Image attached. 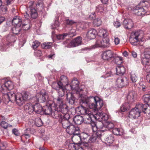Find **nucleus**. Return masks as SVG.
Segmentation results:
<instances>
[{
	"mask_svg": "<svg viewBox=\"0 0 150 150\" xmlns=\"http://www.w3.org/2000/svg\"><path fill=\"white\" fill-rule=\"evenodd\" d=\"M80 103V108H84L87 110H89L87 108L88 107L95 111L100 109L102 112H107L106 105L103 103V100L98 96H90L87 98H82Z\"/></svg>",
	"mask_w": 150,
	"mask_h": 150,
	"instance_id": "f257e3e1",
	"label": "nucleus"
},
{
	"mask_svg": "<svg viewBox=\"0 0 150 150\" xmlns=\"http://www.w3.org/2000/svg\"><path fill=\"white\" fill-rule=\"evenodd\" d=\"M80 108V112L81 114L83 115V122L86 124L92 123V129L94 132L97 131L98 127V124H96L94 123H92V118L95 117L94 116L90 110H87L84 108Z\"/></svg>",
	"mask_w": 150,
	"mask_h": 150,
	"instance_id": "f03ea898",
	"label": "nucleus"
},
{
	"mask_svg": "<svg viewBox=\"0 0 150 150\" xmlns=\"http://www.w3.org/2000/svg\"><path fill=\"white\" fill-rule=\"evenodd\" d=\"M145 40L144 34L142 30L133 32L131 33L129 38L130 43L134 45H139L141 42L144 41Z\"/></svg>",
	"mask_w": 150,
	"mask_h": 150,
	"instance_id": "7ed1b4c3",
	"label": "nucleus"
},
{
	"mask_svg": "<svg viewBox=\"0 0 150 150\" xmlns=\"http://www.w3.org/2000/svg\"><path fill=\"white\" fill-rule=\"evenodd\" d=\"M108 35V33L106 29H101L98 31V36L103 38L102 42L103 48H108L110 46L109 39L107 38Z\"/></svg>",
	"mask_w": 150,
	"mask_h": 150,
	"instance_id": "20e7f679",
	"label": "nucleus"
},
{
	"mask_svg": "<svg viewBox=\"0 0 150 150\" xmlns=\"http://www.w3.org/2000/svg\"><path fill=\"white\" fill-rule=\"evenodd\" d=\"M52 87L57 91L59 96L62 97L64 95L66 91V89L61 82L53 83Z\"/></svg>",
	"mask_w": 150,
	"mask_h": 150,
	"instance_id": "39448f33",
	"label": "nucleus"
},
{
	"mask_svg": "<svg viewBox=\"0 0 150 150\" xmlns=\"http://www.w3.org/2000/svg\"><path fill=\"white\" fill-rule=\"evenodd\" d=\"M36 97L37 101L41 103L46 102V103L49 101H52L49 100L48 94L44 91L37 93Z\"/></svg>",
	"mask_w": 150,
	"mask_h": 150,
	"instance_id": "423d86ee",
	"label": "nucleus"
},
{
	"mask_svg": "<svg viewBox=\"0 0 150 150\" xmlns=\"http://www.w3.org/2000/svg\"><path fill=\"white\" fill-rule=\"evenodd\" d=\"M14 85L12 81L8 80L5 83L1 85L0 91L3 94H5V92H7L8 90H10L13 88Z\"/></svg>",
	"mask_w": 150,
	"mask_h": 150,
	"instance_id": "0eeeda50",
	"label": "nucleus"
},
{
	"mask_svg": "<svg viewBox=\"0 0 150 150\" xmlns=\"http://www.w3.org/2000/svg\"><path fill=\"white\" fill-rule=\"evenodd\" d=\"M54 106H56L55 103L52 101H49L48 102L46 103V105L43 108V109H42V111L46 115H51L52 112L53 108H54V109H56Z\"/></svg>",
	"mask_w": 150,
	"mask_h": 150,
	"instance_id": "6e6552de",
	"label": "nucleus"
},
{
	"mask_svg": "<svg viewBox=\"0 0 150 150\" xmlns=\"http://www.w3.org/2000/svg\"><path fill=\"white\" fill-rule=\"evenodd\" d=\"M100 123L103 126L101 127L98 126V128L99 129H101L100 130L102 131L103 134L104 131L113 129L114 127V125L112 122L106 121L104 123L102 122Z\"/></svg>",
	"mask_w": 150,
	"mask_h": 150,
	"instance_id": "1a4fd4ad",
	"label": "nucleus"
},
{
	"mask_svg": "<svg viewBox=\"0 0 150 150\" xmlns=\"http://www.w3.org/2000/svg\"><path fill=\"white\" fill-rule=\"evenodd\" d=\"M129 80L126 77H120L117 79L116 81V84L120 88L126 86L129 84Z\"/></svg>",
	"mask_w": 150,
	"mask_h": 150,
	"instance_id": "9d476101",
	"label": "nucleus"
},
{
	"mask_svg": "<svg viewBox=\"0 0 150 150\" xmlns=\"http://www.w3.org/2000/svg\"><path fill=\"white\" fill-rule=\"evenodd\" d=\"M35 7V5H34L33 2L30 1L29 3L28 4V8L30 10V13L31 18L33 19H35L38 16V13Z\"/></svg>",
	"mask_w": 150,
	"mask_h": 150,
	"instance_id": "9b49d317",
	"label": "nucleus"
},
{
	"mask_svg": "<svg viewBox=\"0 0 150 150\" xmlns=\"http://www.w3.org/2000/svg\"><path fill=\"white\" fill-rule=\"evenodd\" d=\"M67 132L69 134L77 135L79 133L80 129L77 126L71 124L66 129Z\"/></svg>",
	"mask_w": 150,
	"mask_h": 150,
	"instance_id": "f8f14e48",
	"label": "nucleus"
},
{
	"mask_svg": "<svg viewBox=\"0 0 150 150\" xmlns=\"http://www.w3.org/2000/svg\"><path fill=\"white\" fill-rule=\"evenodd\" d=\"M115 54L110 50H108L103 52L101 54V57L105 60H109L111 59L115 58Z\"/></svg>",
	"mask_w": 150,
	"mask_h": 150,
	"instance_id": "ddd939ff",
	"label": "nucleus"
},
{
	"mask_svg": "<svg viewBox=\"0 0 150 150\" xmlns=\"http://www.w3.org/2000/svg\"><path fill=\"white\" fill-rule=\"evenodd\" d=\"M140 111L137 107L132 109L129 112V117L132 119H136L140 115Z\"/></svg>",
	"mask_w": 150,
	"mask_h": 150,
	"instance_id": "4468645a",
	"label": "nucleus"
},
{
	"mask_svg": "<svg viewBox=\"0 0 150 150\" xmlns=\"http://www.w3.org/2000/svg\"><path fill=\"white\" fill-rule=\"evenodd\" d=\"M82 38L80 37H78L72 40L67 45L68 47H76L81 44Z\"/></svg>",
	"mask_w": 150,
	"mask_h": 150,
	"instance_id": "2eb2a0df",
	"label": "nucleus"
},
{
	"mask_svg": "<svg viewBox=\"0 0 150 150\" xmlns=\"http://www.w3.org/2000/svg\"><path fill=\"white\" fill-rule=\"evenodd\" d=\"M98 34L97 30L94 28L89 29L87 32L86 36V38L89 40L94 39L96 35Z\"/></svg>",
	"mask_w": 150,
	"mask_h": 150,
	"instance_id": "dca6fc26",
	"label": "nucleus"
},
{
	"mask_svg": "<svg viewBox=\"0 0 150 150\" xmlns=\"http://www.w3.org/2000/svg\"><path fill=\"white\" fill-rule=\"evenodd\" d=\"M95 118L99 121H106L108 120V115L105 113L98 112L95 115Z\"/></svg>",
	"mask_w": 150,
	"mask_h": 150,
	"instance_id": "f3484780",
	"label": "nucleus"
},
{
	"mask_svg": "<svg viewBox=\"0 0 150 150\" xmlns=\"http://www.w3.org/2000/svg\"><path fill=\"white\" fill-rule=\"evenodd\" d=\"M103 135V132L102 131L98 130L96 133L93 134L88 140L89 142H96L97 139L100 138Z\"/></svg>",
	"mask_w": 150,
	"mask_h": 150,
	"instance_id": "a211bd4d",
	"label": "nucleus"
},
{
	"mask_svg": "<svg viewBox=\"0 0 150 150\" xmlns=\"http://www.w3.org/2000/svg\"><path fill=\"white\" fill-rule=\"evenodd\" d=\"M134 24L132 20L130 19H125L122 23L124 28L127 30H130L132 29L134 26Z\"/></svg>",
	"mask_w": 150,
	"mask_h": 150,
	"instance_id": "6ab92c4d",
	"label": "nucleus"
},
{
	"mask_svg": "<svg viewBox=\"0 0 150 150\" xmlns=\"http://www.w3.org/2000/svg\"><path fill=\"white\" fill-rule=\"evenodd\" d=\"M148 10L145 9L143 7L137 6L136 8L135 13L138 16H143L144 15Z\"/></svg>",
	"mask_w": 150,
	"mask_h": 150,
	"instance_id": "aec40b11",
	"label": "nucleus"
},
{
	"mask_svg": "<svg viewBox=\"0 0 150 150\" xmlns=\"http://www.w3.org/2000/svg\"><path fill=\"white\" fill-rule=\"evenodd\" d=\"M79 82L78 81L76 80V79H74L73 80L71 81V85L69 86L70 87V89L72 90H75L77 92H79L80 91L81 89L79 91Z\"/></svg>",
	"mask_w": 150,
	"mask_h": 150,
	"instance_id": "412c9836",
	"label": "nucleus"
},
{
	"mask_svg": "<svg viewBox=\"0 0 150 150\" xmlns=\"http://www.w3.org/2000/svg\"><path fill=\"white\" fill-rule=\"evenodd\" d=\"M5 97L7 98L8 99L7 101H13L15 100L16 93H15L13 91L9 92H6L5 94H3Z\"/></svg>",
	"mask_w": 150,
	"mask_h": 150,
	"instance_id": "4be33fe9",
	"label": "nucleus"
},
{
	"mask_svg": "<svg viewBox=\"0 0 150 150\" xmlns=\"http://www.w3.org/2000/svg\"><path fill=\"white\" fill-rule=\"evenodd\" d=\"M136 94L134 91H129L127 96V101L129 103H132L133 102L135 98Z\"/></svg>",
	"mask_w": 150,
	"mask_h": 150,
	"instance_id": "5701e85b",
	"label": "nucleus"
},
{
	"mask_svg": "<svg viewBox=\"0 0 150 150\" xmlns=\"http://www.w3.org/2000/svg\"><path fill=\"white\" fill-rule=\"evenodd\" d=\"M16 104L18 106H21L23 105L25 103L24 100L23 99V97L21 96V94L19 93H16L15 100H14Z\"/></svg>",
	"mask_w": 150,
	"mask_h": 150,
	"instance_id": "b1692460",
	"label": "nucleus"
},
{
	"mask_svg": "<svg viewBox=\"0 0 150 150\" xmlns=\"http://www.w3.org/2000/svg\"><path fill=\"white\" fill-rule=\"evenodd\" d=\"M24 109L26 112L30 114L34 111L33 106L31 103H28L24 106Z\"/></svg>",
	"mask_w": 150,
	"mask_h": 150,
	"instance_id": "393cba45",
	"label": "nucleus"
},
{
	"mask_svg": "<svg viewBox=\"0 0 150 150\" xmlns=\"http://www.w3.org/2000/svg\"><path fill=\"white\" fill-rule=\"evenodd\" d=\"M116 74L120 75H123L125 71V67L120 65H118L116 68Z\"/></svg>",
	"mask_w": 150,
	"mask_h": 150,
	"instance_id": "a878e982",
	"label": "nucleus"
},
{
	"mask_svg": "<svg viewBox=\"0 0 150 150\" xmlns=\"http://www.w3.org/2000/svg\"><path fill=\"white\" fill-rule=\"evenodd\" d=\"M73 121L77 125H79L84 122L83 117L80 115H77L74 117Z\"/></svg>",
	"mask_w": 150,
	"mask_h": 150,
	"instance_id": "bb28decb",
	"label": "nucleus"
},
{
	"mask_svg": "<svg viewBox=\"0 0 150 150\" xmlns=\"http://www.w3.org/2000/svg\"><path fill=\"white\" fill-rule=\"evenodd\" d=\"M12 24L15 26H21L22 24L21 19L19 18V16H15L12 20Z\"/></svg>",
	"mask_w": 150,
	"mask_h": 150,
	"instance_id": "cd10ccee",
	"label": "nucleus"
},
{
	"mask_svg": "<svg viewBox=\"0 0 150 150\" xmlns=\"http://www.w3.org/2000/svg\"><path fill=\"white\" fill-rule=\"evenodd\" d=\"M43 109L39 103H36L33 106L34 111L36 113L40 114Z\"/></svg>",
	"mask_w": 150,
	"mask_h": 150,
	"instance_id": "c85d7f7f",
	"label": "nucleus"
},
{
	"mask_svg": "<svg viewBox=\"0 0 150 150\" xmlns=\"http://www.w3.org/2000/svg\"><path fill=\"white\" fill-rule=\"evenodd\" d=\"M59 107V111L63 114H66L68 112V107L65 103L60 105Z\"/></svg>",
	"mask_w": 150,
	"mask_h": 150,
	"instance_id": "c756f323",
	"label": "nucleus"
},
{
	"mask_svg": "<svg viewBox=\"0 0 150 150\" xmlns=\"http://www.w3.org/2000/svg\"><path fill=\"white\" fill-rule=\"evenodd\" d=\"M150 57H146L144 56L141 59V62L144 65H150V60L149 59Z\"/></svg>",
	"mask_w": 150,
	"mask_h": 150,
	"instance_id": "7c9ffc66",
	"label": "nucleus"
},
{
	"mask_svg": "<svg viewBox=\"0 0 150 150\" xmlns=\"http://www.w3.org/2000/svg\"><path fill=\"white\" fill-rule=\"evenodd\" d=\"M138 6H142L143 8H144L145 9L148 10L150 6V4L149 3L146 1H141L139 5Z\"/></svg>",
	"mask_w": 150,
	"mask_h": 150,
	"instance_id": "2f4dec72",
	"label": "nucleus"
},
{
	"mask_svg": "<svg viewBox=\"0 0 150 150\" xmlns=\"http://www.w3.org/2000/svg\"><path fill=\"white\" fill-rule=\"evenodd\" d=\"M21 30V26L17 25V26L14 25V26L12 28L11 30L13 34L17 35L19 33Z\"/></svg>",
	"mask_w": 150,
	"mask_h": 150,
	"instance_id": "473e14b6",
	"label": "nucleus"
},
{
	"mask_svg": "<svg viewBox=\"0 0 150 150\" xmlns=\"http://www.w3.org/2000/svg\"><path fill=\"white\" fill-rule=\"evenodd\" d=\"M16 38L15 36L12 35H9L7 38V41L9 43H7V45H8L10 43L14 42L16 40Z\"/></svg>",
	"mask_w": 150,
	"mask_h": 150,
	"instance_id": "72a5a7b5",
	"label": "nucleus"
},
{
	"mask_svg": "<svg viewBox=\"0 0 150 150\" xmlns=\"http://www.w3.org/2000/svg\"><path fill=\"white\" fill-rule=\"evenodd\" d=\"M130 79L132 81V83L135 85V83L138 79V77L133 72H131L130 74Z\"/></svg>",
	"mask_w": 150,
	"mask_h": 150,
	"instance_id": "f704fd0d",
	"label": "nucleus"
},
{
	"mask_svg": "<svg viewBox=\"0 0 150 150\" xmlns=\"http://www.w3.org/2000/svg\"><path fill=\"white\" fill-rule=\"evenodd\" d=\"M102 41L101 39H97L95 44L92 46V48L94 49L98 47H102Z\"/></svg>",
	"mask_w": 150,
	"mask_h": 150,
	"instance_id": "c9c22d12",
	"label": "nucleus"
},
{
	"mask_svg": "<svg viewBox=\"0 0 150 150\" xmlns=\"http://www.w3.org/2000/svg\"><path fill=\"white\" fill-rule=\"evenodd\" d=\"M54 100L56 103V104L55 103V104L56 105L55 107V106H54L55 108H56L57 107V105H58L59 107V105H62L63 104L65 103H64L63 99L61 97H58L57 98L55 99Z\"/></svg>",
	"mask_w": 150,
	"mask_h": 150,
	"instance_id": "e433bc0d",
	"label": "nucleus"
},
{
	"mask_svg": "<svg viewBox=\"0 0 150 150\" xmlns=\"http://www.w3.org/2000/svg\"><path fill=\"white\" fill-rule=\"evenodd\" d=\"M106 9L104 8L103 5H100L96 7V12L100 13H104L105 12Z\"/></svg>",
	"mask_w": 150,
	"mask_h": 150,
	"instance_id": "4c0bfd02",
	"label": "nucleus"
},
{
	"mask_svg": "<svg viewBox=\"0 0 150 150\" xmlns=\"http://www.w3.org/2000/svg\"><path fill=\"white\" fill-rule=\"evenodd\" d=\"M79 143H78L75 144L71 143L69 144L68 148L70 150H76L77 148L79 147Z\"/></svg>",
	"mask_w": 150,
	"mask_h": 150,
	"instance_id": "58836bf2",
	"label": "nucleus"
},
{
	"mask_svg": "<svg viewBox=\"0 0 150 150\" xmlns=\"http://www.w3.org/2000/svg\"><path fill=\"white\" fill-rule=\"evenodd\" d=\"M61 123L63 127L65 129H67L70 125L71 124L68 120L62 119L61 121Z\"/></svg>",
	"mask_w": 150,
	"mask_h": 150,
	"instance_id": "ea45409f",
	"label": "nucleus"
},
{
	"mask_svg": "<svg viewBox=\"0 0 150 150\" xmlns=\"http://www.w3.org/2000/svg\"><path fill=\"white\" fill-rule=\"evenodd\" d=\"M88 134L85 132L81 133L80 134H79L76 135V137L79 139L81 140H85L88 137Z\"/></svg>",
	"mask_w": 150,
	"mask_h": 150,
	"instance_id": "a19ab883",
	"label": "nucleus"
},
{
	"mask_svg": "<svg viewBox=\"0 0 150 150\" xmlns=\"http://www.w3.org/2000/svg\"><path fill=\"white\" fill-rule=\"evenodd\" d=\"M114 141V137L112 134L109 135L105 139L106 143L111 144Z\"/></svg>",
	"mask_w": 150,
	"mask_h": 150,
	"instance_id": "79ce46f5",
	"label": "nucleus"
},
{
	"mask_svg": "<svg viewBox=\"0 0 150 150\" xmlns=\"http://www.w3.org/2000/svg\"><path fill=\"white\" fill-rule=\"evenodd\" d=\"M130 108V105L129 103H125L122 105L120 108L122 111L125 112L127 110L129 109Z\"/></svg>",
	"mask_w": 150,
	"mask_h": 150,
	"instance_id": "37998d69",
	"label": "nucleus"
},
{
	"mask_svg": "<svg viewBox=\"0 0 150 150\" xmlns=\"http://www.w3.org/2000/svg\"><path fill=\"white\" fill-rule=\"evenodd\" d=\"M52 45V42H47L43 43L41 45V47L42 48L48 49L51 48Z\"/></svg>",
	"mask_w": 150,
	"mask_h": 150,
	"instance_id": "c03bdc74",
	"label": "nucleus"
},
{
	"mask_svg": "<svg viewBox=\"0 0 150 150\" xmlns=\"http://www.w3.org/2000/svg\"><path fill=\"white\" fill-rule=\"evenodd\" d=\"M136 106L137 107V108L139 109V110L141 109L144 113H147V112H146V110L147 109V106L146 105L142 104H139Z\"/></svg>",
	"mask_w": 150,
	"mask_h": 150,
	"instance_id": "a18cd8bd",
	"label": "nucleus"
},
{
	"mask_svg": "<svg viewBox=\"0 0 150 150\" xmlns=\"http://www.w3.org/2000/svg\"><path fill=\"white\" fill-rule=\"evenodd\" d=\"M59 82H61L63 84L65 83L66 87L69 85L68 78L62 75L60 77V81Z\"/></svg>",
	"mask_w": 150,
	"mask_h": 150,
	"instance_id": "49530a36",
	"label": "nucleus"
},
{
	"mask_svg": "<svg viewBox=\"0 0 150 150\" xmlns=\"http://www.w3.org/2000/svg\"><path fill=\"white\" fill-rule=\"evenodd\" d=\"M143 99L144 102L147 105L150 104V94H147L144 95Z\"/></svg>",
	"mask_w": 150,
	"mask_h": 150,
	"instance_id": "de8ad7c7",
	"label": "nucleus"
},
{
	"mask_svg": "<svg viewBox=\"0 0 150 150\" xmlns=\"http://www.w3.org/2000/svg\"><path fill=\"white\" fill-rule=\"evenodd\" d=\"M112 133L115 135H121L123 134L122 132L120 131V130L119 128H115L112 129Z\"/></svg>",
	"mask_w": 150,
	"mask_h": 150,
	"instance_id": "09e8293b",
	"label": "nucleus"
},
{
	"mask_svg": "<svg viewBox=\"0 0 150 150\" xmlns=\"http://www.w3.org/2000/svg\"><path fill=\"white\" fill-rule=\"evenodd\" d=\"M115 62L118 65H120L123 62L122 59L121 57L117 56L115 57Z\"/></svg>",
	"mask_w": 150,
	"mask_h": 150,
	"instance_id": "8fccbe9b",
	"label": "nucleus"
},
{
	"mask_svg": "<svg viewBox=\"0 0 150 150\" xmlns=\"http://www.w3.org/2000/svg\"><path fill=\"white\" fill-rule=\"evenodd\" d=\"M93 23L95 25L98 26L101 24L102 21L100 19L97 18L94 20Z\"/></svg>",
	"mask_w": 150,
	"mask_h": 150,
	"instance_id": "3c124183",
	"label": "nucleus"
},
{
	"mask_svg": "<svg viewBox=\"0 0 150 150\" xmlns=\"http://www.w3.org/2000/svg\"><path fill=\"white\" fill-rule=\"evenodd\" d=\"M36 8L40 11H42L44 9V6L42 2L38 3L36 5Z\"/></svg>",
	"mask_w": 150,
	"mask_h": 150,
	"instance_id": "603ef678",
	"label": "nucleus"
},
{
	"mask_svg": "<svg viewBox=\"0 0 150 150\" xmlns=\"http://www.w3.org/2000/svg\"><path fill=\"white\" fill-rule=\"evenodd\" d=\"M57 19V20H55L54 23L52 24L51 25L52 28V29H55L58 27L59 25L60 24L58 21V18Z\"/></svg>",
	"mask_w": 150,
	"mask_h": 150,
	"instance_id": "864d4df0",
	"label": "nucleus"
},
{
	"mask_svg": "<svg viewBox=\"0 0 150 150\" xmlns=\"http://www.w3.org/2000/svg\"><path fill=\"white\" fill-rule=\"evenodd\" d=\"M40 43L38 40H35L33 42L32 44V48L35 49L37 48L40 45Z\"/></svg>",
	"mask_w": 150,
	"mask_h": 150,
	"instance_id": "5fc2aeb1",
	"label": "nucleus"
},
{
	"mask_svg": "<svg viewBox=\"0 0 150 150\" xmlns=\"http://www.w3.org/2000/svg\"><path fill=\"white\" fill-rule=\"evenodd\" d=\"M0 125L2 127L5 129H6L9 126H12L11 125H9L7 123H6L4 121H2V122H1L0 123Z\"/></svg>",
	"mask_w": 150,
	"mask_h": 150,
	"instance_id": "6e6d98bb",
	"label": "nucleus"
},
{
	"mask_svg": "<svg viewBox=\"0 0 150 150\" xmlns=\"http://www.w3.org/2000/svg\"><path fill=\"white\" fill-rule=\"evenodd\" d=\"M35 124L38 127H40L42 126L43 123L40 119L37 118L35 119Z\"/></svg>",
	"mask_w": 150,
	"mask_h": 150,
	"instance_id": "4d7b16f0",
	"label": "nucleus"
},
{
	"mask_svg": "<svg viewBox=\"0 0 150 150\" xmlns=\"http://www.w3.org/2000/svg\"><path fill=\"white\" fill-rule=\"evenodd\" d=\"M22 30L23 29L24 30H28L30 28V24L29 23L28 24H22L21 25Z\"/></svg>",
	"mask_w": 150,
	"mask_h": 150,
	"instance_id": "13d9d810",
	"label": "nucleus"
},
{
	"mask_svg": "<svg viewBox=\"0 0 150 150\" xmlns=\"http://www.w3.org/2000/svg\"><path fill=\"white\" fill-rule=\"evenodd\" d=\"M68 35L67 33H64L57 35V38L58 40H63Z\"/></svg>",
	"mask_w": 150,
	"mask_h": 150,
	"instance_id": "bf43d9fd",
	"label": "nucleus"
},
{
	"mask_svg": "<svg viewBox=\"0 0 150 150\" xmlns=\"http://www.w3.org/2000/svg\"><path fill=\"white\" fill-rule=\"evenodd\" d=\"M51 115L53 118L57 119L59 117V114L58 111L55 110L53 112H52Z\"/></svg>",
	"mask_w": 150,
	"mask_h": 150,
	"instance_id": "052dcab7",
	"label": "nucleus"
},
{
	"mask_svg": "<svg viewBox=\"0 0 150 150\" xmlns=\"http://www.w3.org/2000/svg\"><path fill=\"white\" fill-rule=\"evenodd\" d=\"M67 34L68 35H69L70 37L74 36L76 35V30L74 29L71 30Z\"/></svg>",
	"mask_w": 150,
	"mask_h": 150,
	"instance_id": "680f3d73",
	"label": "nucleus"
},
{
	"mask_svg": "<svg viewBox=\"0 0 150 150\" xmlns=\"http://www.w3.org/2000/svg\"><path fill=\"white\" fill-rule=\"evenodd\" d=\"M144 56L146 57H150V48H146L144 50Z\"/></svg>",
	"mask_w": 150,
	"mask_h": 150,
	"instance_id": "e2e57ef3",
	"label": "nucleus"
},
{
	"mask_svg": "<svg viewBox=\"0 0 150 150\" xmlns=\"http://www.w3.org/2000/svg\"><path fill=\"white\" fill-rule=\"evenodd\" d=\"M21 96L23 97V99L25 101V100H26L28 98V95L27 93L26 92H23V93L21 94Z\"/></svg>",
	"mask_w": 150,
	"mask_h": 150,
	"instance_id": "0e129e2a",
	"label": "nucleus"
},
{
	"mask_svg": "<svg viewBox=\"0 0 150 150\" xmlns=\"http://www.w3.org/2000/svg\"><path fill=\"white\" fill-rule=\"evenodd\" d=\"M35 55L38 57H40L42 54V52L40 50H35L34 52Z\"/></svg>",
	"mask_w": 150,
	"mask_h": 150,
	"instance_id": "69168bd1",
	"label": "nucleus"
},
{
	"mask_svg": "<svg viewBox=\"0 0 150 150\" xmlns=\"http://www.w3.org/2000/svg\"><path fill=\"white\" fill-rule=\"evenodd\" d=\"M144 70L147 72H150V65H145L144 68Z\"/></svg>",
	"mask_w": 150,
	"mask_h": 150,
	"instance_id": "338daca9",
	"label": "nucleus"
},
{
	"mask_svg": "<svg viewBox=\"0 0 150 150\" xmlns=\"http://www.w3.org/2000/svg\"><path fill=\"white\" fill-rule=\"evenodd\" d=\"M63 118L62 119H65V120H68L70 116L69 114L66 113V114H63Z\"/></svg>",
	"mask_w": 150,
	"mask_h": 150,
	"instance_id": "774afa93",
	"label": "nucleus"
}]
</instances>
